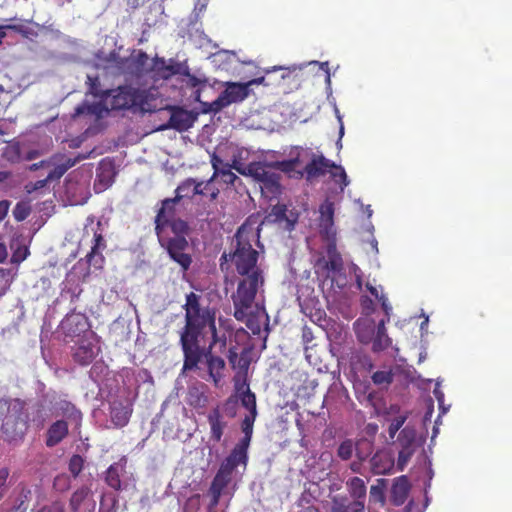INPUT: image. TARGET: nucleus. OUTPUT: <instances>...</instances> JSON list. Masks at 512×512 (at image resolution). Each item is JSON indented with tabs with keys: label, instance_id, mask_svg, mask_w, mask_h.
<instances>
[{
	"label": "nucleus",
	"instance_id": "cd10ccee",
	"mask_svg": "<svg viewBox=\"0 0 512 512\" xmlns=\"http://www.w3.org/2000/svg\"><path fill=\"white\" fill-rule=\"evenodd\" d=\"M346 488L353 501L365 502L367 487L363 479L357 476L348 479Z\"/></svg>",
	"mask_w": 512,
	"mask_h": 512
},
{
	"label": "nucleus",
	"instance_id": "7ed1b4c3",
	"mask_svg": "<svg viewBox=\"0 0 512 512\" xmlns=\"http://www.w3.org/2000/svg\"><path fill=\"white\" fill-rule=\"evenodd\" d=\"M190 226L187 221H176L173 232L157 236L160 246L167 252L172 261L179 265L183 274L190 269L193 258L187 236Z\"/></svg>",
	"mask_w": 512,
	"mask_h": 512
},
{
	"label": "nucleus",
	"instance_id": "423d86ee",
	"mask_svg": "<svg viewBox=\"0 0 512 512\" xmlns=\"http://www.w3.org/2000/svg\"><path fill=\"white\" fill-rule=\"evenodd\" d=\"M27 430V420L23 412V403L16 401L7 408L1 431L8 441L21 438Z\"/></svg>",
	"mask_w": 512,
	"mask_h": 512
},
{
	"label": "nucleus",
	"instance_id": "393cba45",
	"mask_svg": "<svg viewBox=\"0 0 512 512\" xmlns=\"http://www.w3.org/2000/svg\"><path fill=\"white\" fill-rule=\"evenodd\" d=\"M372 336V350L374 352H381L389 348L392 344V340L387 334L385 328V320H380L377 325L376 333Z\"/></svg>",
	"mask_w": 512,
	"mask_h": 512
},
{
	"label": "nucleus",
	"instance_id": "f257e3e1",
	"mask_svg": "<svg viewBox=\"0 0 512 512\" xmlns=\"http://www.w3.org/2000/svg\"><path fill=\"white\" fill-rule=\"evenodd\" d=\"M201 299V295L194 292L185 296V323L179 331V344L184 356L183 371L197 368L206 355V349L201 346V342L209 334L212 340L207 348L208 353L223 354L227 349L226 334L219 333L216 328V309L209 305L203 306Z\"/></svg>",
	"mask_w": 512,
	"mask_h": 512
},
{
	"label": "nucleus",
	"instance_id": "3c124183",
	"mask_svg": "<svg viewBox=\"0 0 512 512\" xmlns=\"http://www.w3.org/2000/svg\"><path fill=\"white\" fill-rule=\"evenodd\" d=\"M230 460L235 462V464L238 466L240 464L246 465L248 461V454L240 451L237 448H233L230 454L227 456Z\"/></svg>",
	"mask_w": 512,
	"mask_h": 512
},
{
	"label": "nucleus",
	"instance_id": "72a5a7b5",
	"mask_svg": "<svg viewBox=\"0 0 512 512\" xmlns=\"http://www.w3.org/2000/svg\"><path fill=\"white\" fill-rule=\"evenodd\" d=\"M207 358V366L208 371L211 377H213L214 381L217 382V380L222 376V371L225 367V361L222 357L214 355L213 353H208L206 351Z\"/></svg>",
	"mask_w": 512,
	"mask_h": 512
},
{
	"label": "nucleus",
	"instance_id": "79ce46f5",
	"mask_svg": "<svg viewBox=\"0 0 512 512\" xmlns=\"http://www.w3.org/2000/svg\"><path fill=\"white\" fill-rule=\"evenodd\" d=\"M394 374L391 370L376 371L372 374V382L376 386H389L393 382Z\"/></svg>",
	"mask_w": 512,
	"mask_h": 512
},
{
	"label": "nucleus",
	"instance_id": "c85d7f7f",
	"mask_svg": "<svg viewBox=\"0 0 512 512\" xmlns=\"http://www.w3.org/2000/svg\"><path fill=\"white\" fill-rule=\"evenodd\" d=\"M107 101H102L92 104H83L75 108V115L80 116L83 114L94 115L97 118H101L104 113H108L110 106Z\"/></svg>",
	"mask_w": 512,
	"mask_h": 512
},
{
	"label": "nucleus",
	"instance_id": "c9c22d12",
	"mask_svg": "<svg viewBox=\"0 0 512 512\" xmlns=\"http://www.w3.org/2000/svg\"><path fill=\"white\" fill-rule=\"evenodd\" d=\"M86 84L88 85V91L91 95L96 98H99L102 101H108L109 99V89L102 90L99 77L95 76H87Z\"/></svg>",
	"mask_w": 512,
	"mask_h": 512
},
{
	"label": "nucleus",
	"instance_id": "58836bf2",
	"mask_svg": "<svg viewBox=\"0 0 512 512\" xmlns=\"http://www.w3.org/2000/svg\"><path fill=\"white\" fill-rule=\"evenodd\" d=\"M385 479H378L375 485L370 487L369 500L373 503L385 504Z\"/></svg>",
	"mask_w": 512,
	"mask_h": 512
},
{
	"label": "nucleus",
	"instance_id": "774afa93",
	"mask_svg": "<svg viewBox=\"0 0 512 512\" xmlns=\"http://www.w3.org/2000/svg\"><path fill=\"white\" fill-rule=\"evenodd\" d=\"M64 175L63 171L56 165L53 170H51L47 178L49 181L60 179Z\"/></svg>",
	"mask_w": 512,
	"mask_h": 512
},
{
	"label": "nucleus",
	"instance_id": "c03bdc74",
	"mask_svg": "<svg viewBox=\"0 0 512 512\" xmlns=\"http://www.w3.org/2000/svg\"><path fill=\"white\" fill-rule=\"evenodd\" d=\"M31 213V206L28 202H18L13 209V216L17 221L25 220Z\"/></svg>",
	"mask_w": 512,
	"mask_h": 512
},
{
	"label": "nucleus",
	"instance_id": "a19ab883",
	"mask_svg": "<svg viewBox=\"0 0 512 512\" xmlns=\"http://www.w3.org/2000/svg\"><path fill=\"white\" fill-rule=\"evenodd\" d=\"M90 493V489L86 486H83L77 489L70 498V508L72 512H78L83 501L88 497Z\"/></svg>",
	"mask_w": 512,
	"mask_h": 512
},
{
	"label": "nucleus",
	"instance_id": "a18cd8bd",
	"mask_svg": "<svg viewBox=\"0 0 512 512\" xmlns=\"http://www.w3.org/2000/svg\"><path fill=\"white\" fill-rule=\"evenodd\" d=\"M299 163L298 158L288 159V160H282V161H276L272 163L273 168L280 170L284 173H291L295 170L297 164Z\"/></svg>",
	"mask_w": 512,
	"mask_h": 512
},
{
	"label": "nucleus",
	"instance_id": "9b49d317",
	"mask_svg": "<svg viewBox=\"0 0 512 512\" xmlns=\"http://www.w3.org/2000/svg\"><path fill=\"white\" fill-rule=\"evenodd\" d=\"M124 75L142 78L149 76L151 61L146 52L142 50H133L130 56L126 57Z\"/></svg>",
	"mask_w": 512,
	"mask_h": 512
},
{
	"label": "nucleus",
	"instance_id": "f704fd0d",
	"mask_svg": "<svg viewBox=\"0 0 512 512\" xmlns=\"http://www.w3.org/2000/svg\"><path fill=\"white\" fill-rule=\"evenodd\" d=\"M197 186H194V179L187 178L181 182L175 190V196L173 197L179 203L183 198H193L195 192H197Z\"/></svg>",
	"mask_w": 512,
	"mask_h": 512
},
{
	"label": "nucleus",
	"instance_id": "aec40b11",
	"mask_svg": "<svg viewBox=\"0 0 512 512\" xmlns=\"http://www.w3.org/2000/svg\"><path fill=\"white\" fill-rule=\"evenodd\" d=\"M331 512H365L364 501H350L346 496L336 495L331 499Z\"/></svg>",
	"mask_w": 512,
	"mask_h": 512
},
{
	"label": "nucleus",
	"instance_id": "69168bd1",
	"mask_svg": "<svg viewBox=\"0 0 512 512\" xmlns=\"http://www.w3.org/2000/svg\"><path fill=\"white\" fill-rule=\"evenodd\" d=\"M378 459H379V455H377V454L372 457V459H371L372 471L374 474H377V475L384 474V473H386L387 468L379 466Z\"/></svg>",
	"mask_w": 512,
	"mask_h": 512
},
{
	"label": "nucleus",
	"instance_id": "c756f323",
	"mask_svg": "<svg viewBox=\"0 0 512 512\" xmlns=\"http://www.w3.org/2000/svg\"><path fill=\"white\" fill-rule=\"evenodd\" d=\"M355 332L361 343L367 344L372 340L375 332V322L373 320H357L354 323Z\"/></svg>",
	"mask_w": 512,
	"mask_h": 512
},
{
	"label": "nucleus",
	"instance_id": "e433bc0d",
	"mask_svg": "<svg viewBox=\"0 0 512 512\" xmlns=\"http://www.w3.org/2000/svg\"><path fill=\"white\" fill-rule=\"evenodd\" d=\"M120 471L121 466L118 463H113L106 470L105 482L107 485L114 490L121 489V479H120Z\"/></svg>",
	"mask_w": 512,
	"mask_h": 512
},
{
	"label": "nucleus",
	"instance_id": "1a4fd4ad",
	"mask_svg": "<svg viewBox=\"0 0 512 512\" xmlns=\"http://www.w3.org/2000/svg\"><path fill=\"white\" fill-rule=\"evenodd\" d=\"M178 202L174 198H166L161 201V206L154 219L155 233L160 236L165 233L173 232V224L176 221H184L176 217V205Z\"/></svg>",
	"mask_w": 512,
	"mask_h": 512
},
{
	"label": "nucleus",
	"instance_id": "6ab92c4d",
	"mask_svg": "<svg viewBox=\"0 0 512 512\" xmlns=\"http://www.w3.org/2000/svg\"><path fill=\"white\" fill-rule=\"evenodd\" d=\"M68 423L60 419L53 422L46 431L45 444L47 447L58 445L69 433Z\"/></svg>",
	"mask_w": 512,
	"mask_h": 512
},
{
	"label": "nucleus",
	"instance_id": "f8f14e48",
	"mask_svg": "<svg viewBox=\"0 0 512 512\" xmlns=\"http://www.w3.org/2000/svg\"><path fill=\"white\" fill-rule=\"evenodd\" d=\"M61 328L66 337L81 338L90 332L88 318L83 313L71 312L61 322Z\"/></svg>",
	"mask_w": 512,
	"mask_h": 512
},
{
	"label": "nucleus",
	"instance_id": "6e6552de",
	"mask_svg": "<svg viewBox=\"0 0 512 512\" xmlns=\"http://www.w3.org/2000/svg\"><path fill=\"white\" fill-rule=\"evenodd\" d=\"M315 268L324 273L327 278H334L343 271L344 262L334 240L328 241L325 247V254H321L317 258Z\"/></svg>",
	"mask_w": 512,
	"mask_h": 512
},
{
	"label": "nucleus",
	"instance_id": "680f3d73",
	"mask_svg": "<svg viewBox=\"0 0 512 512\" xmlns=\"http://www.w3.org/2000/svg\"><path fill=\"white\" fill-rule=\"evenodd\" d=\"M234 58H235L234 53H231L228 51H223V52H219V53L215 54L213 61L220 66L222 63L230 62Z\"/></svg>",
	"mask_w": 512,
	"mask_h": 512
},
{
	"label": "nucleus",
	"instance_id": "2f4dec72",
	"mask_svg": "<svg viewBox=\"0 0 512 512\" xmlns=\"http://www.w3.org/2000/svg\"><path fill=\"white\" fill-rule=\"evenodd\" d=\"M320 222L321 230H325L328 234L334 224V205L332 202L326 201L320 206Z\"/></svg>",
	"mask_w": 512,
	"mask_h": 512
},
{
	"label": "nucleus",
	"instance_id": "4be33fe9",
	"mask_svg": "<svg viewBox=\"0 0 512 512\" xmlns=\"http://www.w3.org/2000/svg\"><path fill=\"white\" fill-rule=\"evenodd\" d=\"M336 167V164L324 156L314 157L306 166L305 172L308 178H315L324 175L327 169Z\"/></svg>",
	"mask_w": 512,
	"mask_h": 512
},
{
	"label": "nucleus",
	"instance_id": "8fccbe9b",
	"mask_svg": "<svg viewBox=\"0 0 512 512\" xmlns=\"http://www.w3.org/2000/svg\"><path fill=\"white\" fill-rule=\"evenodd\" d=\"M228 361L231 364L233 368L240 367V368H246L248 366V363L244 361L242 358L238 357V353L236 351L235 347H231L228 349Z\"/></svg>",
	"mask_w": 512,
	"mask_h": 512
},
{
	"label": "nucleus",
	"instance_id": "f3484780",
	"mask_svg": "<svg viewBox=\"0 0 512 512\" xmlns=\"http://www.w3.org/2000/svg\"><path fill=\"white\" fill-rule=\"evenodd\" d=\"M207 421L210 426V440L216 443L220 442L228 428V421L225 419L220 405H216L208 412Z\"/></svg>",
	"mask_w": 512,
	"mask_h": 512
},
{
	"label": "nucleus",
	"instance_id": "2eb2a0df",
	"mask_svg": "<svg viewBox=\"0 0 512 512\" xmlns=\"http://www.w3.org/2000/svg\"><path fill=\"white\" fill-rule=\"evenodd\" d=\"M134 108L142 112H155L161 109L158 90L154 87L136 88Z\"/></svg>",
	"mask_w": 512,
	"mask_h": 512
},
{
	"label": "nucleus",
	"instance_id": "6e6d98bb",
	"mask_svg": "<svg viewBox=\"0 0 512 512\" xmlns=\"http://www.w3.org/2000/svg\"><path fill=\"white\" fill-rule=\"evenodd\" d=\"M230 480H231L230 476L224 475L221 472L217 471L211 484L214 485V487H219L220 489H224L229 484Z\"/></svg>",
	"mask_w": 512,
	"mask_h": 512
},
{
	"label": "nucleus",
	"instance_id": "20e7f679",
	"mask_svg": "<svg viewBox=\"0 0 512 512\" xmlns=\"http://www.w3.org/2000/svg\"><path fill=\"white\" fill-rule=\"evenodd\" d=\"M264 82V76L252 79L246 83L225 82L224 91H222L214 101L211 103H203L205 106L203 112L218 113L233 103L242 102L249 96L250 86L263 84Z\"/></svg>",
	"mask_w": 512,
	"mask_h": 512
},
{
	"label": "nucleus",
	"instance_id": "4468645a",
	"mask_svg": "<svg viewBox=\"0 0 512 512\" xmlns=\"http://www.w3.org/2000/svg\"><path fill=\"white\" fill-rule=\"evenodd\" d=\"M182 64L169 59L166 61L164 58L155 57L151 61L150 78L153 80H167L174 75L182 74Z\"/></svg>",
	"mask_w": 512,
	"mask_h": 512
},
{
	"label": "nucleus",
	"instance_id": "37998d69",
	"mask_svg": "<svg viewBox=\"0 0 512 512\" xmlns=\"http://www.w3.org/2000/svg\"><path fill=\"white\" fill-rule=\"evenodd\" d=\"M353 451H354L353 441L351 439H346L343 442H341L340 445L338 446L337 456L340 459L346 461L352 457Z\"/></svg>",
	"mask_w": 512,
	"mask_h": 512
},
{
	"label": "nucleus",
	"instance_id": "864d4df0",
	"mask_svg": "<svg viewBox=\"0 0 512 512\" xmlns=\"http://www.w3.org/2000/svg\"><path fill=\"white\" fill-rule=\"evenodd\" d=\"M257 416H245L241 422V430L244 436L252 437L253 426Z\"/></svg>",
	"mask_w": 512,
	"mask_h": 512
},
{
	"label": "nucleus",
	"instance_id": "a211bd4d",
	"mask_svg": "<svg viewBox=\"0 0 512 512\" xmlns=\"http://www.w3.org/2000/svg\"><path fill=\"white\" fill-rule=\"evenodd\" d=\"M53 407L56 416L65 417L66 421L75 425L76 428L81 426L83 415L72 402L65 399H60L54 404Z\"/></svg>",
	"mask_w": 512,
	"mask_h": 512
},
{
	"label": "nucleus",
	"instance_id": "ddd939ff",
	"mask_svg": "<svg viewBox=\"0 0 512 512\" xmlns=\"http://www.w3.org/2000/svg\"><path fill=\"white\" fill-rule=\"evenodd\" d=\"M109 106L111 110H127L135 106L136 88L132 86H119L109 89Z\"/></svg>",
	"mask_w": 512,
	"mask_h": 512
},
{
	"label": "nucleus",
	"instance_id": "49530a36",
	"mask_svg": "<svg viewBox=\"0 0 512 512\" xmlns=\"http://www.w3.org/2000/svg\"><path fill=\"white\" fill-rule=\"evenodd\" d=\"M206 182L204 181H196L194 179V186H197V192H195V195H206L207 193L210 194V199L215 200L219 194V190L216 188L211 189V185L206 189L205 188Z\"/></svg>",
	"mask_w": 512,
	"mask_h": 512
},
{
	"label": "nucleus",
	"instance_id": "e2e57ef3",
	"mask_svg": "<svg viewBox=\"0 0 512 512\" xmlns=\"http://www.w3.org/2000/svg\"><path fill=\"white\" fill-rule=\"evenodd\" d=\"M61 158H62V161L64 162V164L67 166V168L70 169L73 166H75L78 162H80L81 160L85 159V156L81 155V154H78L74 158L66 157V156H62Z\"/></svg>",
	"mask_w": 512,
	"mask_h": 512
},
{
	"label": "nucleus",
	"instance_id": "0eeeda50",
	"mask_svg": "<svg viewBox=\"0 0 512 512\" xmlns=\"http://www.w3.org/2000/svg\"><path fill=\"white\" fill-rule=\"evenodd\" d=\"M97 342V336L93 331L77 339L71 347V356L74 362L81 366L91 364L100 352V347L97 345Z\"/></svg>",
	"mask_w": 512,
	"mask_h": 512
},
{
	"label": "nucleus",
	"instance_id": "5701e85b",
	"mask_svg": "<svg viewBox=\"0 0 512 512\" xmlns=\"http://www.w3.org/2000/svg\"><path fill=\"white\" fill-rule=\"evenodd\" d=\"M211 165L213 168V174L209 180L206 181L205 188L207 189L211 183L218 177L221 178L222 182L228 185H234L236 180H238V176L232 172L231 170L227 171H217V164L215 163H221V157L216 155L215 153L211 155Z\"/></svg>",
	"mask_w": 512,
	"mask_h": 512
},
{
	"label": "nucleus",
	"instance_id": "473e14b6",
	"mask_svg": "<svg viewBox=\"0 0 512 512\" xmlns=\"http://www.w3.org/2000/svg\"><path fill=\"white\" fill-rule=\"evenodd\" d=\"M106 68L115 69L118 73L124 75L126 57H121L116 50L110 51L105 57H99Z\"/></svg>",
	"mask_w": 512,
	"mask_h": 512
},
{
	"label": "nucleus",
	"instance_id": "bf43d9fd",
	"mask_svg": "<svg viewBox=\"0 0 512 512\" xmlns=\"http://www.w3.org/2000/svg\"><path fill=\"white\" fill-rule=\"evenodd\" d=\"M9 469L4 467L0 469V500L3 498L7 490V479L9 477Z\"/></svg>",
	"mask_w": 512,
	"mask_h": 512
},
{
	"label": "nucleus",
	"instance_id": "ea45409f",
	"mask_svg": "<svg viewBox=\"0 0 512 512\" xmlns=\"http://www.w3.org/2000/svg\"><path fill=\"white\" fill-rule=\"evenodd\" d=\"M3 159L10 163H17L21 159V147L18 142L7 144L2 152Z\"/></svg>",
	"mask_w": 512,
	"mask_h": 512
},
{
	"label": "nucleus",
	"instance_id": "de8ad7c7",
	"mask_svg": "<svg viewBox=\"0 0 512 512\" xmlns=\"http://www.w3.org/2000/svg\"><path fill=\"white\" fill-rule=\"evenodd\" d=\"M83 465V458L80 455L75 454L69 460V471L74 477H77L81 473Z\"/></svg>",
	"mask_w": 512,
	"mask_h": 512
},
{
	"label": "nucleus",
	"instance_id": "7c9ffc66",
	"mask_svg": "<svg viewBox=\"0 0 512 512\" xmlns=\"http://www.w3.org/2000/svg\"><path fill=\"white\" fill-rule=\"evenodd\" d=\"M287 207L286 205L284 204H277V205H274L270 212L265 216L264 220H263V224L264 223H281L283 221H287L289 223V228H293L294 226V221H290L288 218H287Z\"/></svg>",
	"mask_w": 512,
	"mask_h": 512
},
{
	"label": "nucleus",
	"instance_id": "603ef678",
	"mask_svg": "<svg viewBox=\"0 0 512 512\" xmlns=\"http://www.w3.org/2000/svg\"><path fill=\"white\" fill-rule=\"evenodd\" d=\"M53 486L57 491L64 492L70 487V479L65 474L58 475L54 479Z\"/></svg>",
	"mask_w": 512,
	"mask_h": 512
},
{
	"label": "nucleus",
	"instance_id": "5fc2aeb1",
	"mask_svg": "<svg viewBox=\"0 0 512 512\" xmlns=\"http://www.w3.org/2000/svg\"><path fill=\"white\" fill-rule=\"evenodd\" d=\"M335 169L334 172H332V177L340 183V185L343 187H346L349 184V181L347 179V174L342 166L336 165V167H332Z\"/></svg>",
	"mask_w": 512,
	"mask_h": 512
},
{
	"label": "nucleus",
	"instance_id": "bb28decb",
	"mask_svg": "<svg viewBox=\"0 0 512 512\" xmlns=\"http://www.w3.org/2000/svg\"><path fill=\"white\" fill-rule=\"evenodd\" d=\"M3 28H4L5 32L13 31L17 34H20L23 38L30 39V40L37 37V35H38V32L32 26L31 21H27V20H19L17 23H13V24H4Z\"/></svg>",
	"mask_w": 512,
	"mask_h": 512
},
{
	"label": "nucleus",
	"instance_id": "412c9836",
	"mask_svg": "<svg viewBox=\"0 0 512 512\" xmlns=\"http://www.w3.org/2000/svg\"><path fill=\"white\" fill-rule=\"evenodd\" d=\"M410 491V485L406 476H400L395 479L390 494V500L395 506H401L405 503Z\"/></svg>",
	"mask_w": 512,
	"mask_h": 512
},
{
	"label": "nucleus",
	"instance_id": "9d476101",
	"mask_svg": "<svg viewBox=\"0 0 512 512\" xmlns=\"http://www.w3.org/2000/svg\"><path fill=\"white\" fill-rule=\"evenodd\" d=\"M397 441L400 447L398 453L397 466L398 469L402 471L412 458L417 447L419 446L417 442L416 430L410 426L404 427L400 431Z\"/></svg>",
	"mask_w": 512,
	"mask_h": 512
},
{
	"label": "nucleus",
	"instance_id": "0e129e2a",
	"mask_svg": "<svg viewBox=\"0 0 512 512\" xmlns=\"http://www.w3.org/2000/svg\"><path fill=\"white\" fill-rule=\"evenodd\" d=\"M41 512H64V504L59 501H55L49 506L41 509Z\"/></svg>",
	"mask_w": 512,
	"mask_h": 512
},
{
	"label": "nucleus",
	"instance_id": "13d9d810",
	"mask_svg": "<svg viewBox=\"0 0 512 512\" xmlns=\"http://www.w3.org/2000/svg\"><path fill=\"white\" fill-rule=\"evenodd\" d=\"M230 170H236L239 174L243 176H248V169H250V163L244 165L237 159H233L232 163H229Z\"/></svg>",
	"mask_w": 512,
	"mask_h": 512
},
{
	"label": "nucleus",
	"instance_id": "39448f33",
	"mask_svg": "<svg viewBox=\"0 0 512 512\" xmlns=\"http://www.w3.org/2000/svg\"><path fill=\"white\" fill-rule=\"evenodd\" d=\"M272 163L260 161L250 162L248 176L260 183L263 194L267 197H275L281 193L280 175L273 172Z\"/></svg>",
	"mask_w": 512,
	"mask_h": 512
},
{
	"label": "nucleus",
	"instance_id": "052dcab7",
	"mask_svg": "<svg viewBox=\"0 0 512 512\" xmlns=\"http://www.w3.org/2000/svg\"><path fill=\"white\" fill-rule=\"evenodd\" d=\"M48 178L46 177L45 179H42V180H37L35 182H30L28 184L25 185V190L27 193H32L34 191H37V190H40L42 188H44L46 185H47V182H48Z\"/></svg>",
	"mask_w": 512,
	"mask_h": 512
},
{
	"label": "nucleus",
	"instance_id": "dca6fc26",
	"mask_svg": "<svg viewBox=\"0 0 512 512\" xmlns=\"http://www.w3.org/2000/svg\"><path fill=\"white\" fill-rule=\"evenodd\" d=\"M170 110L171 116L169 121L167 124L162 125L159 128L160 130L172 128L179 132H184L193 126L196 118L192 112H189L180 107H170Z\"/></svg>",
	"mask_w": 512,
	"mask_h": 512
},
{
	"label": "nucleus",
	"instance_id": "4c0bfd02",
	"mask_svg": "<svg viewBox=\"0 0 512 512\" xmlns=\"http://www.w3.org/2000/svg\"><path fill=\"white\" fill-rule=\"evenodd\" d=\"M106 247L105 240L101 233L94 234V245L91 248V251L86 255L87 262L92 264V262L98 258L100 263L104 261V257L102 254L98 253L99 249H104Z\"/></svg>",
	"mask_w": 512,
	"mask_h": 512
},
{
	"label": "nucleus",
	"instance_id": "338daca9",
	"mask_svg": "<svg viewBox=\"0 0 512 512\" xmlns=\"http://www.w3.org/2000/svg\"><path fill=\"white\" fill-rule=\"evenodd\" d=\"M252 437L243 436L239 442L235 445V448L240 451L247 453Z\"/></svg>",
	"mask_w": 512,
	"mask_h": 512
},
{
	"label": "nucleus",
	"instance_id": "f03ea898",
	"mask_svg": "<svg viewBox=\"0 0 512 512\" xmlns=\"http://www.w3.org/2000/svg\"><path fill=\"white\" fill-rule=\"evenodd\" d=\"M235 240L236 249L229 256L237 273L243 278L239 281L232 300L234 317L243 320L247 316V310L252 308L259 288L264 284L263 272L257 266L259 253L252 247V242H259V229H255L247 220L238 228Z\"/></svg>",
	"mask_w": 512,
	"mask_h": 512
},
{
	"label": "nucleus",
	"instance_id": "09e8293b",
	"mask_svg": "<svg viewBox=\"0 0 512 512\" xmlns=\"http://www.w3.org/2000/svg\"><path fill=\"white\" fill-rule=\"evenodd\" d=\"M406 420H407L406 415H399L391 420L389 427H388V433L391 438L395 437V435L401 429V427L404 425Z\"/></svg>",
	"mask_w": 512,
	"mask_h": 512
},
{
	"label": "nucleus",
	"instance_id": "a878e982",
	"mask_svg": "<svg viewBox=\"0 0 512 512\" xmlns=\"http://www.w3.org/2000/svg\"><path fill=\"white\" fill-rule=\"evenodd\" d=\"M132 410L121 402H114L111 406V421L117 427H124L129 422Z\"/></svg>",
	"mask_w": 512,
	"mask_h": 512
},
{
	"label": "nucleus",
	"instance_id": "4d7b16f0",
	"mask_svg": "<svg viewBox=\"0 0 512 512\" xmlns=\"http://www.w3.org/2000/svg\"><path fill=\"white\" fill-rule=\"evenodd\" d=\"M237 465L235 462L230 460L228 457L225 458V460L221 463L219 472H221L224 475H228L231 477L233 471L236 469Z\"/></svg>",
	"mask_w": 512,
	"mask_h": 512
},
{
	"label": "nucleus",
	"instance_id": "b1692460",
	"mask_svg": "<svg viewBox=\"0 0 512 512\" xmlns=\"http://www.w3.org/2000/svg\"><path fill=\"white\" fill-rule=\"evenodd\" d=\"M237 391L239 393L241 405L249 411L246 416H257L256 395L251 391L249 385L244 383L237 387Z\"/></svg>",
	"mask_w": 512,
	"mask_h": 512
}]
</instances>
